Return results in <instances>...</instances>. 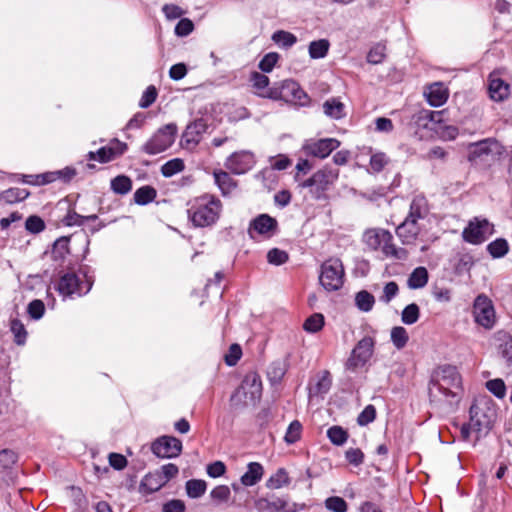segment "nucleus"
Returning <instances> with one entry per match:
<instances>
[{
  "label": "nucleus",
  "instance_id": "f257e3e1",
  "mask_svg": "<svg viewBox=\"0 0 512 512\" xmlns=\"http://www.w3.org/2000/svg\"><path fill=\"white\" fill-rule=\"evenodd\" d=\"M430 402L436 406H456L463 396L462 378L457 368L444 365L435 370L428 384Z\"/></svg>",
  "mask_w": 512,
  "mask_h": 512
},
{
  "label": "nucleus",
  "instance_id": "f03ea898",
  "mask_svg": "<svg viewBox=\"0 0 512 512\" xmlns=\"http://www.w3.org/2000/svg\"><path fill=\"white\" fill-rule=\"evenodd\" d=\"M188 206V218L195 227L199 228L215 225L222 212L220 199L210 194L193 199Z\"/></svg>",
  "mask_w": 512,
  "mask_h": 512
},
{
  "label": "nucleus",
  "instance_id": "7ed1b4c3",
  "mask_svg": "<svg viewBox=\"0 0 512 512\" xmlns=\"http://www.w3.org/2000/svg\"><path fill=\"white\" fill-rule=\"evenodd\" d=\"M363 242L372 251L381 249L386 257L397 260H406L408 252L404 248L396 247L393 235L383 228H370L363 233Z\"/></svg>",
  "mask_w": 512,
  "mask_h": 512
},
{
  "label": "nucleus",
  "instance_id": "20e7f679",
  "mask_svg": "<svg viewBox=\"0 0 512 512\" xmlns=\"http://www.w3.org/2000/svg\"><path fill=\"white\" fill-rule=\"evenodd\" d=\"M339 177V170L332 167H324L316 171L311 177L299 182V187L308 189L314 200H328V191L332 188Z\"/></svg>",
  "mask_w": 512,
  "mask_h": 512
},
{
  "label": "nucleus",
  "instance_id": "39448f33",
  "mask_svg": "<svg viewBox=\"0 0 512 512\" xmlns=\"http://www.w3.org/2000/svg\"><path fill=\"white\" fill-rule=\"evenodd\" d=\"M93 282V278L82 269L77 272L68 271L60 276L56 290L64 299L81 297L91 290Z\"/></svg>",
  "mask_w": 512,
  "mask_h": 512
},
{
  "label": "nucleus",
  "instance_id": "423d86ee",
  "mask_svg": "<svg viewBox=\"0 0 512 512\" xmlns=\"http://www.w3.org/2000/svg\"><path fill=\"white\" fill-rule=\"evenodd\" d=\"M470 426L478 434L477 439L486 435L493 427L496 410L490 400H481L470 407Z\"/></svg>",
  "mask_w": 512,
  "mask_h": 512
},
{
  "label": "nucleus",
  "instance_id": "0eeeda50",
  "mask_svg": "<svg viewBox=\"0 0 512 512\" xmlns=\"http://www.w3.org/2000/svg\"><path fill=\"white\" fill-rule=\"evenodd\" d=\"M263 95L267 96L268 99L283 100L302 106L308 101L306 92L292 79H286L280 83H276Z\"/></svg>",
  "mask_w": 512,
  "mask_h": 512
},
{
  "label": "nucleus",
  "instance_id": "6e6552de",
  "mask_svg": "<svg viewBox=\"0 0 512 512\" xmlns=\"http://www.w3.org/2000/svg\"><path fill=\"white\" fill-rule=\"evenodd\" d=\"M344 275L342 261L338 258H330L321 265L319 281L326 291L333 292L343 286Z\"/></svg>",
  "mask_w": 512,
  "mask_h": 512
},
{
  "label": "nucleus",
  "instance_id": "1a4fd4ad",
  "mask_svg": "<svg viewBox=\"0 0 512 512\" xmlns=\"http://www.w3.org/2000/svg\"><path fill=\"white\" fill-rule=\"evenodd\" d=\"M177 126L173 123L159 128L142 146L141 150L148 155H157L167 150L175 141Z\"/></svg>",
  "mask_w": 512,
  "mask_h": 512
},
{
  "label": "nucleus",
  "instance_id": "9d476101",
  "mask_svg": "<svg viewBox=\"0 0 512 512\" xmlns=\"http://www.w3.org/2000/svg\"><path fill=\"white\" fill-rule=\"evenodd\" d=\"M262 395V381L258 373L251 371L245 375L240 387L232 394L231 402L256 403Z\"/></svg>",
  "mask_w": 512,
  "mask_h": 512
},
{
  "label": "nucleus",
  "instance_id": "9b49d317",
  "mask_svg": "<svg viewBox=\"0 0 512 512\" xmlns=\"http://www.w3.org/2000/svg\"><path fill=\"white\" fill-rule=\"evenodd\" d=\"M474 321L484 329L490 330L495 326L496 313L491 299L485 294L478 295L473 303Z\"/></svg>",
  "mask_w": 512,
  "mask_h": 512
},
{
  "label": "nucleus",
  "instance_id": "f8f14e48",
  "mask_svg": "<svg viewBox=\"0 0 512 512\" xmlns=\"http://www.w3.org/2000/svg\"><path fill=\"white\" fill-rule=\"evenodd\" d=\"M374 347L375 339L372 336H365L360 339L345 363L346 369L354 371L359 367H363L372 357Z\"/></svg>",
  "mask_w": 512,
  "mask_h": 512
},
{
  "label": "nucleus",
  "instance_id": "ddd939ff",
  "mask_svg": "<svg viewBox=\"0 0 512 512\" xmlns=\"http://www.w3.org/2000/svg\"><path fill=\"white\" fill-rule=\"evenodd\" d=\"M256 164L253 152L240 150L232 153L225 161V168L235 175H242L250 171Z\"/></svg>",
  "mask_w": 512,
  "mask_h": 512
},
{
  "label": "nucleus",
  "instance_id": "4468645a",
  "mask_svg": "<svg viewBox=\"0 0 512 512\" xmlns=\"http://www.w3.org/2000/svg\"><path fill=\"white\" fill-rule=\"evenodd\" d=\"M492 233L493 225L488 220L475 218L469 222L462 235L466 242L478 245L483 243Z\"/></svg>",
  "mask_w": 512,
  "mask_h": 512
},
{
  "label": "nucleus",
  "instance_id": "2eb2a0df",
  "mask_svg": "<svg viewBox=\"0 0 512 512\" xmlns=\"http://www.w3.org/2000/svg\"><path fill=\"white\" fill-rule=\"evenodd\" d=\"M278 232V222L275 218L268 214H260L253 218L248 227L250 238L254 239L255 235L264 238H271Z\"/></svg>",
  "mask_w": 512,
  "mask_h": 512
},
{
  "label": "nucleus",
  "instance_id": "dca6fc26",
  "mask_svg": "<svg viewBox=\"0 0 512 512\" xmlns=\"http://www.w3.org/2000/svg\"><path fill=\"white\" fill-rule=\"evenodd\" d=\"M182 442L173 436H161L151 445V451L159 458H176L182 452Z\"/></svg>",
  "mask_w": 512,
  "mask_h": 512
},
{
  "label": "nucleus",
  "instance_id": "f3484780",
  "mask_svg": "<svg viewBox=\"0 0 512 512\" xmlns=\"http://www.w3.org/2000/svg\"><path fill=\"white\" fill-rule=\"evenodd\" d=\"M126 150V143L118 139H113L106 146L99 148L97 151H90L87 154V158L88 160L98 161L99 163H108L123 155Z\"/></svg>",
  "mask_w": 512,
  "mask_h": 512
},
{
  "label": "nucleus",
  "instance_id": "a211bd4d",
  "mask_svg": "<svg viewBox=\"0 0 512 512\" xmlns=\"http://www.w3.org/2000/svg\"><path fill=\"white\" fill-rule=\"evenodd\" d=\"M339 145L340 142L335 138H324L307 141L303 149L307 155L323 159L336 150Z\"/></svg>",
  "mask_w": 512,
  "mask_h": 512
},
{
  "label": "nucleus",
  "instance_id": "6ab92c4d",
  "mask_svg": "<svg viewBox=\"0 0 512 512\" xmlns=\"http://www.w3.org/2000/svg\"><path fill=\"white\" fill-rule=\"evenodd\" d=\"M422 230V223L408 216L396 228V235L404 245L414 244Z\"/></svg>",
  "mask_w": 512,
  "mask_h": 512
},
{
  "label": "nucleus",
  "instance_id": "aec40b11",
  "mask_svg": "<svg viewBox=\"0 0 512 512\" xmlns=\"http://www.w3.org/2000/svg\"><path fill=\"white\" fill-rule=\"evenodd\" d=\"M206 129L207 124L203 119H197L190 123L182 135L184 146L189 149L194 148L200 142L201 136L206 132Z\"/></svg>",
  "mask_w": 512,
  "mask_h": 512
},
{
  "label": "nucleus",
  "instance_id": "412c9836",
  "mask_svg": "<svg viewBox=\"0 0 512 512\" xmlns=\"http://www.w3.org/2000/svg\"><path fill=\"white\" fill-rule=\"evenodd\" d=\"M18 460L17 454L11 449L0 451V481L9 484L13 481V467Z\"/></svg>",
  "mask_w": 512,
  "mask_h": 512
},
{
  "label": "nucleus",
  "instance_id": "4be33fe9",
  "mask_svg": "<svg viewBox=\"0 0 512 512\" xmlns=\"http://www.w3.org/2000/svg\"><path fill=\"white\" fill-rule=\"evenodd\" d=\"M489 97L496 102H501L508 98L510 94L509 84L504 80L490 75L488 80Z\"/></svg>",
  "mask_w": 512,
  "mask_h": 512
},
{
  "label": "nucleus",
  "instance_id": "5701e85b",
  "mask_svg": "<svg viewBox=\"0 0 512 512\" xmlns=\"http://www.w3.org/2000/svg\"><path fill=\"white\" fill-rule=\"evenodd\" d=\"M427 102L433 107L442 106L448 99V90L441 82L431 84L425 92Z\"/></svg>",
  "mask_w": 512,
  "mask_h": 512
},
{
  "label": "nucleus",
  "instance_id": "b1692460",
  "mask_svg": "<svg viewBox=\"0 0 512 512\" xmlns=\"http://www.w3.org/2000/svg\"><path fill=\"white\" fill-rule=\"evenodd\" d=\"M287 501L280 497L259 498L255 501V508L258 512H287Z\"/></svg>",
  "mask_w": 512,
  "mask_h": 512
},
{
  "label": "nucleus",
  "instance_id": "393cba45",
  "mask_svg": "<svg viewBox=\"0 0 512 512\" xmlns=\"http://www.w3.org/2000/svg\"><path fill=\"white\" fill-rule=\"evenodd\" d=\"M428 214L429 206L427 199L423 195L414 196L410 203L407 216L421 222L428 216Z\"/></svg>",
  "mask_w": 512,
  "mask_h": 512
},
{
  "label": "nucleus",
  "instance_id": "a878e982",
  "mask_svg": "<svg viewBox=\"0 0 512 512\" xmlns=\"http://www.w3.org/2000/svg\"><path fill=\"white\" fill-rule=\"evenodd\" d=\"M264 475V468L259 462H250L247 465V471L241 476L240 482L243 486L250 487L256 485Z\"/></svg>",
  "mask_w": 512,
  "mask_h": 512
},
{
  "label": "nucleus",
  "instance_id": "bb28decb",
  "mask_svg": "<svg viewBox=\"0 0 512 512\" xmlns=\"http://www.w3.org/2000/svg\"><path fill=\"white\" fill-rule=\"evenodd\" d=\"M322 107L324 114L331 119L339 120L346 116L345 105L339 98L332 97L327 99Z\"/></svg>",
  "mask_w": 512,
  "mask_h": 512
},
{
  "label": "nucleus",
  "instance_id": "cd10ccee",
  "mask_svg": "<svg viewBox=\"0 0 512 512\" xmlns=\"http://www.w3.org/2000/svg\"><path fill=\"white\" fill-rule=\"evenodd\" d=\"M164 485L165 479H162L161 474L156 471L144 476L140 483V491L145 494H150L160 490Z\"/></svg>",
  "mask_w": 512,
  "mask_h": 512
},
{
  "label": "nucleus",
  "instance_id": "c85d7f7f",
  "mask_svg": "<svg viewBox=\"0 0 512 512\" xmlns=\"http://www.w3.org/2000/svg\"><path fill=\"white\" fill-rule=\"evenodd\" d=\"M493 146H497V142L491 138L471 143L469 145V159L474 160L482 155L490 154Z\"/></svg>",
  "mask_w": 512,
  "mask_h": 512
},
{
  "label": "nucleus",
  "instance_id": "c756f323",
  "mask_svg": "<svg viewBox=\"0 0 512 512\" xmlns=\"http://www.w3.org/2000/svg\"><path fill=\"white\" fill-rule=\"evenodd\" d=\"M29 194L27 189L12 187L0 193V201L13 204L25 200Z\"/></svg>",
  "mask_w": 512,
  "mask_h": 512
},
{
  "label": "nucleus",
  "instance_id": "7c9ffc66",
  "mask_svg": "<svg viewBox=\"0 0 512 512\" xmlns=\"http://www.w3.org/2000/svg\"><path fill=\"white\" fill-rule=\"evenodd\" d=\"M428 271L425 267H417L409 275L407 285L410 289L423 288L428 282Z\"/></svg>",
  "mask_w": 512,
  "mask_h": 512
},
{
  "label": "nucleus",
  "instance_id": "2f4dec72",
  "mask_svg": "<svg viewBox=\"0 0 512 512\" xmlns=\"http://www.w3.org/2000/svg\"><path fill=\"white\" fill-rule=\"evenodd\" d=\"M290 484V478L284 468H279L266 481V487L271 490L280 489Z\"/></svg>",
  "mask_w": 512,
  "mask_h": 512
},
{
  "label": "nucleus",
  "instance_id": "473e14b6",
  "mask_svg": "<svg viewBox=\"0 0 512 512\" xmlns=\"http://www.w3.org/2000/svg\"><path fill=\"white\" fill-rule=\"evenodd\" d=\"M214 179L223 195L229 194L236 186L233 178L226 171H215Z\"/></svg>",
  "mask_w": 512,
  "mask_h": 512
},
{
  "label": "nucleus",
  "instance_id": "72a5a7b5",
  "mask_svg": "<svg viewBox=\"0 0 512 512\" xmlns=\"http://www.w3.org/2000/svg\"><path fill=\"white\" fill-rule=\"evenodd\" d=\"M156 195L157 191L152 186H142L135 191L134 201L138 205H147L155 200Z\"/></svg>",
  "mask_w": 512,
  "mask_h": 512
},
{
  "label": "nucleus",
  "instance_id": "f704fd0d",
  "mask_svg": "<svg viewBox=\"0 0 512 512\" xmlns=\"http://www.w3.org/2000/svg\"><path fill=\"white\" fill-rule=\"evenodd\" d=\"M330 43L327 39L312 41L308 47L309 56L312 59H322L329 51Z\"/></svg>",
  "mask_w": 512,
  "mask_h": 512
},
{
  "label": "nucleus",
  "instance_id": "c9c22d12",
  "mask_svg": "<svg viewBox=\"0 0 512 512\" xmlns=\"http://www.w3.org/2000/svg\"><path fill=\"white\" fill-rule=\"evenodd\" d=\"M487 251L494 259L504 257L509 252V244L504 238H497L487 245Z\"/></svg>",
  "mask_w": 512,
  "mask_h": 512
},
{
  "label": "nucleus",
  "instance_id": "e433bc0d",
  "mask_svg": "<svg viewBox=\"0 0 512 512\" xmlns=\"http://www.w3.org/2000/svg\"><path fill=\"white\" fill-rule=\"evenodd\" d=\"M111 190L119 195L128 194L132 189V181L128 176L118 175L111 180Z\"/></svg>",
  "mask_w": 512,
  "mask_h": 512
},
{
  "label": "nucleus",
  "instance_id": "4c0bfd02",
  "mask_svg": "<svg viewBox=\"0 0 512 512\" xmlns=\"http://www.w3.org/2000/svg\"><path fill=\"white\" fill-rule=\"evenodd\" d=\"M391 342L398 349H403L409 340L407 330L402 326H396L391 329L390 334Z\"/></svg>",
  "mask_w": 512,
  "mask_h": 512
},
{
  "label": "nucleus",
  "instance_id": "58836bf2",
  "mask_svg": "<svg viewBox=\"0 0 512 512\" xmlns=\"http://www.w3.org/2000/svg\"><path fill=\"white\" fill-rule=\"evenodd\" d=\"M272 40L279 47L287 49L292 47L296 43L297 38L294 34L288 31L278 30L273 33Z\"/></svg>",
  "mask_w": 512,
  "mask_h": 512
},
{
  "label": "nucleus",
  "instance_id": "ea45409f",
  "mask_svg": "<svg viewBox=\"0 0 512 512\" xmlns=\"http://www.w3.org/2000/svg\"><path fill=\"white\" fill-rule=\"evenodd\" d=\"M251 81L253 83V87L257 90V95L263 98H267V96L263 94L271 89V87H269V78L264 74L254 72L251 75Z\"/></svg>",
  "mask_w": 512,
  "mask_h": 512
},
{
  "label": "nucleus",
  "instance_id": "a19ab883",
  "mask_svg": "<svg viewBox=\"0 0 512 512\" xmlns=\"http://www.w3.org/2000/svg\"><path fill=\"white\" fill-rule=\"evenodd\" d=\"M498 339L501 342L499 350L502 357L512 363V336L507 332H499Z\"/></svg>",
  "mask_w": 512,
  "mask_h": 512
},
{
  "label": "nucleus",
  "instance_id": "79ce46f5",
  "mask_svg": "<svg viewBox=\"0 0 512 512\" xmlns=\"http://www.w3.org/2000/svg\"><path fill=\"white\" fill-rule=\"evenodd\" d=\"M355 302L359 310L369 312L374 306L375 298L368 291L362 290L356 294Z\"/></svg>",
  "mask_w": 512,
  "mask_h": 512
},
{
  "label": "nucleus",
  "instance_id": "37998d69",
  "mask_svg": "<svg viewBox=\"0 0 512 512\" xmlns=\"http://www.w3.org/2000/svg\"><path fill=\"white\" fill-rule=\"evenodd\" d=\"M185 487L187 495L190 498H199L205 493L207 489V484L204 480L191 479L186 482Z\"/></svg>",
  "mask_w": 512,
  "mask_h": 512
},
{
  "label": "nucleus",
  "instance_id": "c03bdc74",
  "mask_svg": "<svg viewBox=\"0 0 512 512\" xmlns=\"http://www.w3.org/2000/svg\"><path fill=\"white\" fill-rule=\"evenodd\" d=\"M10 330L14 336V342L17 345H24L26 343L27 339V331L23 325V323L15 318L12 319L10 322Z\"/></svg>",
  "mask_w": 512,
  "mask_h": 512
},
{
  "label": "nucleus",
  "instance_id": "a18cd8bd",
  "mask_svg": "<svg viewBox=\"0 0 512 512\" xmlns=\"http://www.w3.org/2000/svg\"><path fill=\"white\" fill-rule=\"evenodd\" d=\"M420 317V309L416 303L407 305L401 313V321L406 325L415 324Z\"/></svg>",
  "mask_w": 512,
  "mask_h": 512
},
{
  "label": "nucleus",
  "instance_id": "49530a36",
  "mask_svg": "<svg viewBox=\"0 0 512 512\" xmlns=\"http://www.w3.org/2000/svg\"><path fill=\"white\" fill-rule=\"evenodd\" d=\"M69 253V238L60 237L58 238L52 247V257L54 260H62L66 254Z\"/></svg>",
  "mask_w": 512,
  "mask_h": 512
},
{
  "label": "nucleus",
  "instance_id": "de8ad7c7",
  "mask_svg": "<svg viewBox=\"0 0 512 512\" xmlns=\"http://www.w3.org/2000/svg\"><path fill=\"white\" fill-rule=\"evenodd\" d=\"M327 437L337 446L343 445L348 439L347 431L341 426H332L327 430Z\"/></svg>",
  "mask_w": 512,
  "mask_h": 512
},
{
  "label": "nucleus",
  "instance_id": "09e8293b",
  "mask_svg": "<svg viewBox=\"0 0 512 512\" xmlns=\"http://www.w3.org/2000/svg\"><path fill=\"white\" fill-rule=\"evenodd\" d=\"M97 215L82 216L74 210H69L63 219V223L66 226H81L85 221L96 220Z\"/></svg>",
  "mask_w": 512,
  "mask_h": 512
},
{
  "label": "nucleus",
  "instance_id": "8fccbe9b",
  "mask_svg": "<svg viewBox=\"0 0 512 512\" xmlns=\"http://www.w3.org/2000/svg\"><path fill=\"white\" fill-rule=\"evenodd\" d=\"M18 181H22L23 183L30 184V185H45L51 183L52 176L49 175L47 172L42 174H36V175H17Z\"/></svg>",
  "mask_w": 512,
  "mask_h": 512
},
{
  "label": "nucleus",
  "instance_id": "3c124183",
  "mask_svg": "<svg viewBox=\"0 0 512 512\" xmlns=\"http://www.w3.org/2000/svg\"><path fill=\"white\" fill-rule=\"evenodd\" d=\"M324 326V316L320 313H314L310 317H308L304 324L303 328L305 331L310 333H316L320 331Z\"/></svg>",
  "mask_w": 512,
  "mask_h": 512
},
{
  "label": "nucleus",
  "instance_id": "603ef678",
  "mask_svg": "<svg viewBox=\"0 0 512 512\" xmlns=\"http://www.w3.org/2000/svg\"><path fill=\"white\" fill-rule=\"evenodd\" d=\"M389 163V158L384 152H376L370 157V168L374 173L381 172Z\"/></svg>",
  "mask_w": 512,
  "mask_h": 512
},
{
  "label": "nucleus",
  "instance_id": "864d4df0",
  "mask_svg": "<svg viewBox=\"0 0 512 512\" xmlns=\"http://www.w3.org/2000/svg\"><path fill=\"white\" fill-rule=\"evenodd\" d=\"M184 169V163L181 159H172L161 167V173L165 177H171Z\"/></svg>",
  "mask_w": 512,
  "mask_h": 512
},
{
  "label": "nucleus",
  "instance_id": "5fc2aeb1",
  "mask_svg": "<svg viewBox=\"0 0 512 512\" xmlns=\"http://www.w3.org/2000/svg\"><path fill=\"white\" fill-rule=\"evenodd\" d=\"M46 228L44 220L37 216L31 215L25 221V229L31 234H38Z\"/></svg>",
  "mask_w": 512,
  "mask_h": 512
},
{
  "label": "nucleus",
  "instance_id": "6e6d98bb",
  "mask_svg": "<svg viewBox=\"0 0 512 512\" xmlns=\"http://www.w3.org/2000/svg\"><path fill=\"white\" fill-rule=\"evenodd\" d=\"M325 507L331 512H347V502L339 496H331L325 500Z\"/></svg>",
  "mask_w": 512,
  "mask_h": 512
},
{
  "label": "nucleus",
  "instance_id": "4d7b16f0",
  "mask_svg": "<svg viewBox=\"0 0 512 512\" xmlns=\"http://www.w3.org/2000/svg\"><path fill=\"white\" fill-rule=\"evenodd\" d=\"M487 390L499 399L506 395V386L502 379L496 378L486 382Z\"/></svg>",
  "mask_w": 512,
  "mask_h": 512
},
{
  "label": "nucleus",
  "instance_id": "13d9d810",
  "mask_svg": "<svg viewBox=\"0 0 512 512\" xmlns=\"http://www.w3.org/2000/svg\"><path fill=\"white\" fill-rule=\"evenodd\" d=\"M302 425L299 421L294 420L287 428L284 440L287 444H294L300 439Z\"/></svg>",
  "mask_w": 512,
  "mask_h": 512
},
{
  "label": "nucleus",
  "instance_id": "bf43d9fd",
  "mask_svg": "<svg viewBox=\"0 0 512 512\" xmlns=\"http://www.w3.org/2000/svg\"><path fill=\"white\" fill-rule=\"evenodd\" d=\"M386 46L378 43L373 46L367 54V61L371 64H379L385 58Z\"/></svg>",
  "mask_w": 512,
  "mask_h": 512
},
{
  "label": "nucleus",
  "instance_id": "052dcab7",
  "mask_svg": "<svg viewBox=\"0 0 512 512\" xmlns=\"http://www.w3.org/2000/svg\"><path fill=\"white\" fill-rule=\"evenodd\" d=\"M289 259V255L286 251L273 248L267 253V261L272 265H282Z\"/></svg>",
  "mask_w": 512,
  "mask_h": 512
},
{
  "label": "nucleus",
  "instance_id": "680f3d73",
  "mask_svg": "<svg viewBox=\"0 0 512 512\" xmlns=\"http://www.w3.org/2000/svg\"><path fill=\"white\" fill-rule=\"evenodd\" d=\"M278 60L279 55L275 52H270L260 60L259 69L265 73H269L273 70Z\"/></svg>",
  "mask_w": 512,
  "mask_h": 512
},
{
  "label": "nucleus",
  "instance_id": "e2e57ef3",
  "mask_svg": "<svg viewBox=\"0 0 512 512\" xmlns=\"http://www.w3.org/2000/svg\"><path fill=\"white\" fill-rule=\"evenodd\" d=\"M376 418V409L373 405H367L357 417V423L360 426H366Z\"/></svg>",
  "mask_w": 512,
  "mask_h": 512
},
{
  "label": "nucleus",
  "instance_id": "0e129e2a",
  "mask_svg": "<svg viewBox=\"0 0 512 512\" xmlns=\"http://www.w3.org/2000/svg\"><path fill=\"white\" fill-rule=\"evenodd\" d=\"M47 173L52 176L51 183L58 179L66 183L69 182L76 175L75 169L71 167H65L64 169Z\"/></svg>",
  "mask_w": 512,
  "mask_h": 512
},
{
  "label": "nucleus",
  "instance_id": "69168bd1",
  "mask_svg": "<svg viewBox=\"0 0 512 512\" xmlns=\"http://www.w3.org/2000/svg\"><path fill=\"white\" fill-rule=\"evenodd\" d=\"M242 356V349L239 344H232L229 347L228 353L225 355L224 360L228 366H234L237 364Z\"/></svg>",
  "mask_w": 512,
  "mask_h": 512
},
{
  "label": "nucleus",
  "instance_id": "338daca9",
  "mask_svg": "<svg viewBox=\"0 0 512 512\" xmlns=\"http://www.w3.org/2000/svg\"><path fill=\"white\" fill-rule=\"evenodd\" d=\"M28 314L34 320H39L42 318L45 312L44 303L41 300H33L28 304Z\"/></svg>",
  "mask_w": 512,
  "mask_h": 512
},
{
  "label": "nucleus",
  "instance_id": "774afa93",
  "mask_svg": "<svg viewBox=\"0 0 512 512\" xmlns=\"http://www.w3.org/2000/svg\"><path fill=\"white\" fill-rule=\"evenodd\" d=\"M156 98H157L156 88L152 85L148 86L142 94V97L139 101V106L141 108H148L155 102Z\"/></svg>",
  "mask_w": 512,
  "mask_h": 512
}]
</instances>
